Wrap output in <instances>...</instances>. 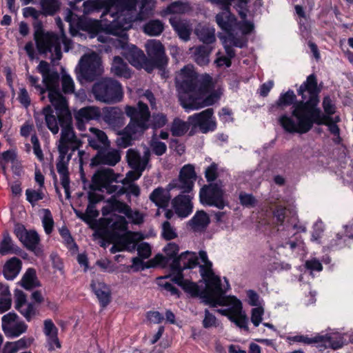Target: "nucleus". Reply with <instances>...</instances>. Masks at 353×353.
Returning <instances> with one entry per match:
<instances>
[{
	"mask_svg": "<svg viewBox=\"0 0 353 353\" xmlns=\"http://www.w3.org/2000/svg\"><path fill=\"white\" fill-rule=\"evenodd\" d=\"M187 192L188 194H180L172 200V207L175 214L181 219H185L190 215L193 211L192 199L194 194Z\"/></svg>",
	"mask_w": 353,
	"mask_h": 353,
	"instance_id": "5701e85b",
	"label": "nucleus"
},
{
	"mask_svg": "<svg viewBox=\"0 0 353 353\" xmlns=\"http://www.w3.org/2000/svg\"><path fill=\"white\" fill-rule=\"evenodd\" d=\"M103 121L113 130L121 128L125 123L123 110L119 107H106L101 112Z\"/></svg>",
	"mask_w": 353,
	"mask_h": 353,
	"instance_id": "393cba45",
	"label": "nucleus"
},
{
	"mask_svg": "<svg viewBox=\"0 0 353 353\" xmlns=\"http://www.w3.org/2000/svg\"><path fill=\"white\" fill-rule=\"evenodd\" d=\"M188 9L189 6L187 3H185L181 1H177L169 5L164 10V13L165 14H182L185 12Z\"/></svg>",
	"mask_w": 353,
	"mask_h": 353,
	"instance_id": "09e8293b",
	"label": "nucleus"
},
{
	"mask_svg": "<svg viewBox=\"0 0 353 353\" xmlns=\"http://www.w3.org/2000/svg\"><path fill=\"white\" fill-rule=\"evenodd\" d=\"M42 223L45 232L49 234L52 232L54 227V221L52 214L49 210H43V216L42 218Z\"/></svg>",
	"mask_w": 353,
	"mask_h": 353,
	"instance_id": "5fc2aeb1",
	"label": "nucleus"
},
{
	"mask_svg": "<svg viewBox=\"0 0 353 353\" xmlns=\"http://www.w3.org/2000/svg\"><path fill=\"white\" fill-rule=\"evenodd\" d=\"M210 223L209 215L203 210L197 211L188 222V227L195 232L204 231Z\"/></svg>",
	"mask_w": 353,
	"mask_h": 353,
	"instance_id": "c756f323",
	"label": "nucleus"
},
{
	"mask_svg": "<svg viewBox=\"0 0 353 353\" xmlns=\"http://www.w3.org/2000/svg\"><path fill=\"white\" fill-rule=\"evenodd\" d=\"M150 146L153 152L158 156L163 154L167 150L166 145L159 141L155 137L152 139Z\"/></svg>",
	"mask_w": 353,
	"mask_h": 353,
	"instance_id": "0e129e2a",
	"label": "nucleus"
},
{
	"mask_svg": "<svg viewBox=\"0 0 353 353\" xmlns=\"http://www.w3.org/2000/svg\"><path fill=\"white\" fill-rule=\"evenodd\" d=\"M221 182H216L202 188L199 192L200 201L203 205L223 209L228 205Z\"/></svg>",
	"mask_w": 353,
	"mask_h": 353,
	"instance_id": "dca6fc26",
	"label": "nucleus"
},
{
	"mask_svg": "<svg viewBox=\"0 0 353 353\" xmlns=\"http://www.w3.org/2000/svg\"><path fill=\"white\" fill-rule=\"evenodd\" d=\"M125 112L131 119L128 125L118 134L117 144L121 148H127L131 144V141L137 134L143 132L150 126V112L147 105L142 101L138 103V108L126 105Z\"/></svg>",
	"mask_w": 353,
	"mask_h": 353,
	"instance_id": "0eeeda50",
	"label": "nucleus"
},
{
	"mask_svg": "<svg viewBox=\"0 0 353 353\" xmlns=\"http://www.w3.org/2000/svg\"><path fill=\"white\" fill-rule=\"evenodd\" d=\"M115 212L125 214L134 224H141L143 222V214L138 210H133L126 203L116 199H109L102 208L104 216L101 219V225L105 229L106 237L113 243L110 249L112 253L130 250L140 239V234L128 230V221L123 216Z\"/></svg>",
	"mask_w": 353,
	"mask_h": 353,
	"instance_id": "7ed1b4c3",
	"label": "nucleus"
},
{
	"mask_svg": "<svg viewBox=\"0 0 353 353\" xmlns=\"http://www.w3.org/2000/svg\"><path fill=\"white\" fill-rule=\"evenodd\" d=\"M61 86L62 91L65 94H72L74 91V82L72 77L65 73L63 72L61 75Z\"/></svg>",
	"mask_w": 353,
	"mask_h": 353,
	"instance_id": "3c124183",
	"label": "nucleus"
},
{
	"mask_svg": "<svg viewBox=\"0 0 353 353\" xmlns=\"http://www.w3.org/2000/svg\"><path fill=\"white\" fill-rule=\"evenodd\" d=\"M1 321L2 330L8 338H17L28 329V325L14 313L4 315Z\"/></svg>",
	"mask_w": 353,
	"mask_h": 353,
	"instance_id": "6ab92c4d",
	"label": "nucleus"
},
{
	"mask_svg": "<svg viewBox=\"0 0 353 353\" xmlns=\"http://www.w3.org/2000/svg\"><path fill=\"white\" fill-rule=\"evenodd\" d=\"M144 19L143 12L136 13L134 9L123 10L120 16L111 22L108 26V32H100L101 26L97 20L86 19L79 17L68 10L65 20L70 26H77V28L87 32L90 38L97 37V39L102 43H110L117 48L122 49V54L137 68H144L151 72L153 67L149 66L150 61L147 60L142 50L134 45L128 43L126 31L131 28L132 23L136 21H142Z\"/></svg>",
	"mask_w": 353,
	"mask_h": 353,
	"instance_id": "f257e3e1",
	"label": "nucleus"
},
{
	"mask_svg": "<svg viewBox=\"0 0 353 353\" xmlns=\"http://www.w3.org/2000/svg\"><path fill=\"white\" fill-rule=\"evenodd\" d=\"M101 115L100 109L96 106H88L79 110L74 114L77 128L85 130V123L90 120H97Z\"/></svg>",
	"mask_w": 353,
	"mask_h": 353,
	"instance_id": "bb28decb",
	"label": "nucleus"
},
{
	"mask_svg": "<svg viewBox=\"0 0 353 353\" xmlns=\"http://www.w3.org/2000/svg\"><path fill=\"white\" fill-rule=\"evenodd\" d=\"M38 72L42 76V82L44 86L39 83V78L28 75V79L32 86L39 92L41 99H45V94L48 92V99L52 105L62 116H70L68 103L65 98L61 94L59 90V75L54 70H51L49 64L41 61L37 66Z\"/></svg>",
	"mask_w": 353,
	"mask_h": 353,
	"instance_id": "423d86ee",
	"label": "nucleus"
},
{
	"mask_svg": "<svg viewBox=\"0 0 353 353\" xmlns=\"http://www.w3.org/2000/svg\"><path fill=\"white\" fill-rule=\"evenodd\" d=\"M190 50H194V59L199 65H205L209 63V55L212 52L211 48L205 46H200L192 48Z\"/></svg>",
	"mask_w": 353,
	"mask_h": 353,
	"instance_id": "58836bf2",
	"label": "nucleus"
},
{
	"mask_svg": "<svg viewBox=\"0 0 353 353\" xmlns=\"http://www.w3.org/2000/svg\"><path fill=\"white\" fill-rule=\"evenodd\" d=\"M79 143V139L74 135L70 124L66 123L62 128L61 138L58 143L59 158L68 159V157H66V154L69 150L70 145H77V148Z\"/></svg>",
	"mask_w": 353,
	"mask_h": 353,
	"instance_id": "b1692460",
	"label": "nucleus"
},
{
	"mask_svg": "<svg viewBox=\"0 0 353 353\" xmlns=\"http://www.w3.org/2000/svg\"><path fill=\"white\" fill-rule=\"evenodd\" d=\"M112 72L119 77H123L128 79L131 77V72L130 71L127 64L124 63L123 59L119 57H115L113 59L112 67Z\"/></svg>",
	"mask_w": 353,
	"mask_h": 353,
	"instance_id": "ea45409f",
	"label": "nucleus"
},
{
	"mask_svg": "<svg viewBox=\"0 0 353 353\" xmlns=\"http://www.w3.org/2000/svg\"><path fill=\"white\" fill-rule=\"evenodd\" d=\"M60 3L59 0H41V6L45 15H52L59 9Z\"/></svg>",
	"mask_w": 353,
	"mask_h": 353,
	"instance_id": "de8ad7c7",
	"label": "nucleus"
},
{
	"mask_svg": "<svg viewBox=\"0 0 353 353\" xmlns=\"http://www.w3.org/2000/svg\"><path fill=\"white\" fill-rule=\"evenodd\" d=\"M34 339L32 337L24 336L16 341L12 342L16 347L17 352L26 349L31 345Z\"/></svg>",
	"mask_w": 353,
	"mask_h": 353,
	"instance_id": "338daca9",
	"label": "nucleus"
},
{
	"mask_svg": "<svg viewBox=\"0 0 353 353\" xmlns=\"http://www.w3.org/2000/svg\"><path fill=\"white\" fill-rule=\"evenodd\" d=\"M196 173L192 165H185L181 170L178 179L172 180L167 186L166 190L161 188H156L150 195V200L159 208L168 205L170 199L169 192L177 190L181 192H190L192 190Z\"/></svg>",
	"mask_w": 353,
	"mask_h": 353,
	"instance_id": "6e6552de",
	"label": "nucleus"
},
{
	"mask_svg": "<svg viewBox=\"0 0 353 353\" xmlns=\"http://www.w3.org/2000/svg\"><path fill=\"white\" fill-rule=\"evenodd\" d=\"M92 92L97 101L107 104L117 103L123 98L121 84L112 78H105L95 83Z\"/></svg>",
	"mask_w": 353,
	"mask_h": 353,
	"instance_id": "ddd939ff",
	"label": "nucleus"
},
{
	"mask_svg": "<svg viewBox=\"0 0 353 353\" xmlns=\"http://www.w3.org/2000/svg\"><path fill=\"white\" fill-rule=\"evenodd\" d=\"M219 325V321L216 316L208 310H205V316L203 320V326L205 328L216 327Z\"/></svg>",
	"mask_w": 353,
	"mask_h": 353,
	"instance_id": "680f3d73",
	"label": "nucleus"
},
{
	"mask_svg": "<svg viewBox=\"0 0 353 353\" xmlns=\"http://www.w3.org/2000/svg\"><path fill=\"white\" fill-rule=\"evenodd\" d=\"M0 313L8 311L11 307V294L8 286L0 284Z\"/></svg>",
	"mask_w": 353,
	"mask_h": 353,
	"instance_id": "c03bdc74",
	"label": "nucleus"
},
{
	"mask_svg": "<svg viewBox=\"0 0 353 353\" xmlns=\"http://www.w3.org/2000/svg\"><path fill=\"white\" fill-rule=\"evenodd\" d=\"M121 160L119 152L113 148H103L99 150L96 156L92 159V164H105L110 166L115 165Z\"/></svg>",
	"mask_w": 353,
	"mask_h": 353,
	"instance_id": "a878e982",
	"label": "nucleus"
},
{
	"mask_svg": "<svg viewBox=\"0 0 353 353\" xmlns=\"http://www.w3.org/2000/svg\"><path fill=\"white\" fill-rule=\"evenodd\" d=\"M59 37L52 32H43L41 30H37L34 34V39L37 46L41 53L50 52L53 61L59 60L61 58V43L64 46L65 51L70 49V40L68 39L63 32Z\"/></svg>",
	"mask_w": 353,
	"mask_h": 353,
	"instance_id": "f8f14e48",
	"label": "nucleus"
},
{
	"mask_svg": "<svg viewBox=\"0 0 353 353\" xmlns=\"http://www.w3.org/2000/svg\"><path fill=\"white\" fill-rule=\"evenodd\" d=\"M12 252L13 243L12 239L8 233L5 232L3 236V239L0 243V253L2 255H6Z\"/></svg>",
	"mask_w": 353,
	"mask_h": 353,
	"instance_id": "603ef678",
	"label": "nucleus"
},
{
	"mask_svg": "<svg viewBox=\"0 0 353 353\" xmlns=\"http://www.w3.org/2000/svg\"><path fill=\"white\" fill-rule=\"evenodd\" d=\"M167 117L163 113L153 114L152 117V126L154 128H162L167 123Z\"/></svg>",
	"mask_w": 353,
	"mask_h": 353,
	"instance_id": "e2e57ef3",
	"label": "nucleus"
},
{
	"mask_svg": "<svg viewBox=\"0 0 353 353\" xmlns=\"http://www.w3.org/2000/svg\"><path fill=\"white\" fill-rule=\"evenodd\" d=\"M248 0H231V5L233 4L239 14L240 15L242 21H246L248 12Z\"/></svg>",
	"mask_w": 353,
	"mask_h": 353,
	"instance_id": "864d4df0",
	"label": "nucleus"
},
{
	"mask_svg": "<svg viewBox=\"0 0 353 353\" xmlns=\"http://www.w3.org/2000/svg\"><path fill=\"white\" fill-rule=\"evenodd\" d=\"M45 194L46 192L44 188H39L37 190L28 188L26 190V200L32 205V206H34L37 201L43 199Z\"/></svg>",
	"mask_w": 353,
	"mask_h": 353,
	"instance_id": "a18cd8bd",
	"label": "nucleus"
},
{
	"mask_svg": "<svg viewBox=\"0 0 353 353\" xmlns=\"http://www.w3.org/2000/svg\"><path fill=\"white\" fill-rule=\"evenodd\" d=\"M213 110L206 109L199 113L188 117V122L194 128H198L203 133L214 131L216 128V121L213 117Z\"/></svg>",
	"mask_w": 353,
	"mask_h": 353,
	"instance_id": "aec40b11",
	"label": "nucleus"
},
{
	"mask_svg": "<svg viewBox=\"0 0 353 353\" xmlns=\"http://www.w3.org/2000/svg\"><path fill=\"white\" fill-rule=\"evenodd\" d=\"M296 99V95L292 90H288L285 93L281 94L278 100V105L279 106L282 105H290L293 104V105L296 103L294 102Z\"/></svg>",
	"mask_w": 353,
	"mask_h": 353,
	"instance_id": "4d7b16f0",
	"label": "nucleus"
},
{
	"mask_svg": "<svg viewBox=\"0 0 353 353\" xmlns=\"http://www.w3.org/2000/svg\"><path fill=\"white\" fill-rule=\"evenodd\" d=\"M163 23L158 19L151 20L143 26L144 32L151 37L159 35L163 30Z\"/></svg>",
	"mask_w": 353,
	"mask_h": 353,
	"instance_id": "37998d69",
	"label": "nucleus"
},
{
	"mask_svg": "<svg viewBox=\"0 0 353 353\" xmlns=\"http://www.w3.org/2000/svg\"><path fill=\"white\" fill-rule=\"evenodd\" d=\"M195 34L205 43H212L215 41V30L212 27L199 24L195 29Z\"/></svg>",
	"mask_w": 353,
	"mask_h": 353,
	"instance_id": "4c0bfd02",
	"label": "nucleus"
},
{
	"mask_svg": "<svg viewBox=\"0 0 353 353\" xmlns=\"http://www.w3.org/2000/svg\"><path fill=\"white\" fill-rule=\"evenodd\" d=\"M14 233L19 241L28 249L33 251L37 255L41 254V250L39 245L40 238L38 233L35 231H28L23 225H17L14 229Z\"/></svg>",
	"mask_w": 353,
	"mask_h": 353,
	"instance_id": "4be33fe9",
	"label": "nucleus"
},
{
	"mask_svg": "<svg viewBox=\"0 0 353 353\" xmlns=\"http://www.w3.org/2000/svg\"><path fill=\"white\" fill-rule=\"evenodd\" d=\"M199 257L202 263L199 266L200 274L205 286L197 296L212 307L217 305L226 307L224 309L217 310V312L227 316L238 327L248 332V319L243 310L241 301L234 296L223 295L230 289L228 281L226 278H223L224 282L222 283L221 279L214 274L212 263L208 259L205 252L200 251Z\"/></svg>",
	"mask_w": 353,
	"mask_h": 353,
	"instance_id": "f03ea898",
	"label": "nucleus"
},
{
	"mask_svg": "<svg viewBox=\"0 0 353 353\" xmlns=\"http://www.w3.org/2000/svg\"><path fill=\"white\" fill-rule=\"evenodd\" d=\"M239 200L241 205L250 208L255 205L256 200L251 194L241 192L239 194Z\"/></svg>",
	"mask_w": 353,
	"mask_h": 353,
	"instance_id": "69168bd1",
	"label": "nucleus"
},
{
	"mask_svg": "<svg viewBox=\"0 0 353 353\" xmlns=\"http://www.w3.org/2000/svg\"><path fill=\"white\" fill-rule=\"evenodd\" d=\"M145 49L148 56L152 59V63L149 66L162 68L167 63L165 50L159 41L150 39L145 43Z\"/></svg>",
	"mask_w": 353,
	"mask_h": 353,
	"instance_id": "412c9836",
	"label": "nucleus"
},
{
	"mask_svg": "<svg viewBox=\"0 0 353 353\" xmlns=\"http://www.w3.org/2000/svg\"><path fill=\"white\" fill-rule=\"evenodd\" d=\"M287 340L289 342H296L305 345L322 343L325 347L332 349H339L345 343V340L343 339L342 335L338 333L325 336L316 335L314 337H309L307 335H296L288 336Z\"/></svg>",
	"mask_w": 353,
	"mask_h": 353,
	"instance_id": "f3484780",
	"label": "nucleus"
},
{
	"mask_svg": "<svg viewBox=\"0 0 353 353\" xmlns=\"http://www.w3.org/2000/svg\"><path fill=\"white\" fill-rule=\"evenodd\" d=\"M16 157V153L14 150H7L0 154V164L1 165L2 170L6 174V165L5 164L9 161H12Z\"/></svg>",
	"mask_w": 353,
	"mask_h": 353,
	"instance_id": "052dcab7",
	"label": "nucleus"
},
{
	"mask_svg": "<svg viewBox=\"0 0 353 353\" xmlns=\"http://www.w3.org/2000/svg\"><path fill=\"white\" fill-rule=\"evenodd\" d=\"M190 125L189 122L175 119L171 127V132L174 136H182L188 130Z\"/></svg>",
	"mask_w": 353,
	"mask_h": 353,
	"instance_id": "49530a36",
	"label": "nucleus"
},
{
	"mask_svg": "<svg viewBox=\"0 0 353 353\" xmlns=\"http://www.w3.org/2000/svg\"><path fill=\"white\" fill-rule=\"evenodd\" d=\"M21 285L26 290H30L39 286L40 284L37 279L35 270L28 268L26 270L21 280Z\"/></svg>",
	"mask_w": 353,
	"mask_h": 353,
	"instance_id": "a19ab883",
	"label": "nucleus"
},
{
	"mask_svg": "<svg viewBox=\"0 0 353 353\" xmlns=\"http://www.w3.org/2000/svg\"><path fill=\"white\" fill-rule=\"evenodd\" d=\"M68 160L69 158H59V161L57 163V169L58 173L60 175L61 183L64 189L65 196L68 199L70 197V179L68 176V171L67 167Z\"/></svg>",
	"mask_w": 353,
	"mask_h": 353,
	"instance_id": "f704fd0d",
	"label": "nucleus"
},
{
	"mask_svg": "<svg viewBox=\"0 0 353 353\" xmlns=\"http://www.w3.org/2000/svg\"><path fill=\"white\" fill-rule=\"evenodd\" d=\"M161 235L165 240H172L177 237V232L168 221H165L161 225Z\"/></svg>",
	"mask_w": 353,
	"mask_h": 353,
	"instance_id": "8fccbe9b",
	"label": "nucleus"
},
{
	"mask_svg": "<svg viewBox=\"0 0 353 353\" xmlns=\"http://www.w3.org/2000/svg\"><path fill=\"white\" fill-rule=\"evenodd\" d=\"M126 158L129 165L132 169H139L141 171L145 170L149 161L148 154L141 158L139 154L134 150H129L127 152Z\"/></svg>",
	"mask_w": 353,
	"mask_h": 353,
	"instance_id": "c9c22d12",
	"label": "nucleus"
},
{
	"mask_svg": "<svg viewBox=\"0 0 353 353\" xmlns=\"http://www.w3.org/2000/svg\"><path fill=\"white\" fill-rule=\"evenodd\" d=\"M90 132L92 133V136L89 137L88 142L92 148L99 150L101 148L110 146V143L106 134L103 131L95 128H90Z\"/></svg>",
	"mask_w": 353,
	"mask_h": 353,
	"instance_id": "7c9ffc66",
	"label": "nucleus"
},
{
	"mask_svg": "<svg viewBox=\"0 0 353 353\" xmlns=\"http://www.w3.org/2000/svg\"><path fill=\"white\" fill-rule=\"evenodd\" d=\"M134 0H87L83 3V13L88 14L93 12L98 11L101 6H103L105 10L102 14L103 21L106 22L107 32L108 26L112 21L120 16L123 10L133 9Z\"/></svg>",
	"mask_w": 353,
	"mask_h": 353,
	"instance_id": "9b49d317",
	"label": "nucleus"
},
{
	"mask_svg": "<svg viewBox=\"0 0 353 353\" xmlns=\"http://www.w3.org/2000/svg\"><path fill=\"white\" fill-rule=\"evenodd\" d=\"M143 171L139 169H133L129 171L125 177L121 181L123 185H127L128 183H133L134 181L137 180L141 176Z\"/></svg>",
	"mask_w": 353,
	"mask_h": 353,
	"instance_id": "774afa93",
	"label": "nucleus"
},
{
	"mask_svg": "<svg viewBox=\"0 0 353 353\" xmlns=\"http://www.w3.org/2000/svg\"><path fill=\"white\" fill-rule=\"evenodd\" d=\"M264 314V308L263 306L256 307L251 310V322L255 327H258L262 322Z\"/></svg>",
	"mask_w": 353,
	"mask_h": 353,
	"instance_id": "6e6d98bb",
	"label": "nucleus"
},
{
	"mask_svg": "<svg viewBox=\"0 0 353 353\" xmlns=\"http://www.w3.org/2000/svg\"><path fill=\"white\" fill-rule=\"evenodd\" d=\"M223 43L227 56H219L220 53H218L217 58L215 60V63L218 67H230L231 65L230 59L232 58L235 54L234 50L231 47L234 46L232 44H230L227 41H223Z\"/></svg>",
	"mask_w": 353,
	"mask_h": 353,
	"instance_id": "79ce46f5",
	"label": "nucleus"
},
{
	"mask_svg": "<svg viewBox=\"0 0 353 353\" xmlns=\"http://www.w3.org/2000/svg\"><path fill=\"white\" fill-rule=\"evenodd\" d=\"M198 260V256L195 252L186 251L175 258L171 264V269L175 272L172 280L192 296H197L202 290L196 283L185 279L181 272L185 269L195 268L199 264Z\"/></svg>",
	"mask_w": 353,
	"mask_h": 353,
	"instance_id": "9d476101",
	"label": "nucleus"
},
{
	"mask_svg": "<svg viewBox=\"0 0 353 353\" xmlns=\"http://www.w3.org/2000/svg\"><path fill=\"white\" fill-rule=\"evenodd\" d=\"M43 333L46 337L48 350L52 351L61 347V343L58 338V329L51 319L43 321Z\"/></svg>",
	"mask_w": 353,
	"mask_h": 353,
	"instance_id": "cd10ccee",
	"label": "nucleus"
},
{
	"mask_svg": "<svg viewBox=\"0 0 353 353\" xmlns=\"http://www.w3.org/2000/svg\"><path fill=\"white\" fill-rule=\"evenodd\" d=\"M179 100L186 112L210 106L222 94V88L208 74L197 78L192 65L185 66L176 77Z\"/></svg>",
	"mask_w": 353,
	"mask_h": 353,
	"instance_id": "20e7f679",
	"label": "nucleus"
},
{
	"mask_svg": "<svg viewBox=\"0 0 353 353\" xmlns=\"http://www.w3.org/2000/svg\"><path fill=\"white\" fill-rule=\"evenodd\" d=\"M174 275L175 272H174L173 275H168L165 277L159 278V285L166 291L170 292L171 294L178 296L177 289L171 283L166 281L167 279L171 278V281H173L172 279Z\"/></svg>",
	"mask_w": 353,
	"mask_h": 353,
	"instance_id": "13d9d810",
	"label": "nucleus"
},
{
	"mask_svg": "<svg viewBox=\"0 0 353 353\" xmlns=\"http://www.w3.org/2000/svg\"><path fill=\"white\" fill-rule=\"evenodd\" d=\"M43 117L45 119L46 125L52 133L54 134H57L59 130L57 119L53 114V111L50 105L45 107L43 109L42 112L36 113L34 114V118L38 127H40L41 125V124L39 123V119H42Z\"/></svg>",
	"mask_w": 353,
	"mask_h": 353,
	"instance_id": "c85d7f7f",
	"label": "nucleus"
},
{
	"mask_svg": "<svg viewBox=\"0 0 353 353\" xmlns=\"http://www.w3.org/2000/svg\"><path fill=\"white\" fill-rule=\"evenodd\" d=\"M319 91L315 76L314 74L310 75L298 90V94L302 96L303 101L296 102L292 106V111L299 103H307L310 106L316 107L319 103L318 94Z\"/></svg>",
	"mask_w": 353,
	"mask_h": 353,
	"instance_id": "a211bd4d",
	"label": "nucleus"
},
{
	"mask_svg": "<svg viewBox=\"0 0 353 353\" xmlns=\"http://www.w3.org/2000/svg\"><path fill=\"white\" fill-rule=\"evenodd\" d=\"M77 70L80 80L94 81L103 72L99 55L96 52L84 54L79 60Z\"/></svg>",
	"mask_w": 353,
	"mask_h": 353,
	"instance_id": "2eb2a0df",
	"label": "nucleus"
},
{
	"mask_svg": "<svg viewBox=\"0 0 353 353\" xmlns=\"http://www.w3.org/2000/svg\"><path fill=\"white\" fill-rule=\"evenodd\" d=\"M339 121L338 117L333 121L331 117L322 115L319 108L312 105L310 106L307 103L298 104L294 110L292 111V117L283 114L279 119V122L282 128L290 133H307L316 123L327 125L330 132L334 135L339 134V128L335 123Z\"/></svg>",
	"mask_w": 353,
	"mask_h": 353,
	"instance_id": "39448f33",
	"label": "nucleus"
},
{
	"mask_svg": "<svg viewBox=\"0 0 353 353\" xmlns=\"http://www.w3.org/2000/svg\"><path fill=\"white\" fill-rule=\"evenodd\" d=\"M89 199L90 203L88 205L85 213H81L77 210H75L74 212L78 217H79L80 219H81L88 223H91L94 219V218H96L99 215V212L95 209L94 203L99 202L101 199V196H97L90 192L89 193Z\"/></svg>",
	"mask_w": 353,
	"mask_h": 353,
	"instance_id": "2f4dec72",
	"label": "nucleus"
},
{
	"mask_svg": "<svg viewBox=\"0 0 353 353\" xmlns=\"http://www.w3.org/2000/svg\"><path fill=\"white\" fill-rule=\"evenodd\" d=\"M119 175L110 168L101 169L96 172L92 179V188L108 194L116 196L123 194V188L121 185L114 184L118 181Z\"/></svg>",
	"mask_w": 353,
	"mask_h": 353,
	"instance_id": "4468645a",
	"label": "nucleus"
},
{
	"mask_svg": "<svg viewBox=\"0 0 353 353\" xmlns=\"http://www.w3.org/2000/svg\"><path fill=\"white\" fill-rule=\"evenodd\" d=\"M17 310L26 318L28 321H30L36 314L35 308L34 305L30 303L23 305L20 308L17 309Z\"/></svg>",
	"mask_w": 353,
	"mask_h": 353,
	"instance_id": "bf43d9fd",
	"label": "nucleus"
},
{
	"mask_svg": "<svg viewBox=\"0 0 353 353\" xmlns=\"http://www.w3.org/2000/svg\"><path fill=\"white\" fill-rule=\"evenodd\" d=\"M215 21L218 26L224 31L227 36L223 41H227L235 47L243 48L246 44V40L241 36L250 33L253 24L248 21L238 22L235 16L230 12V9L223 10L216 15Z\"/></svg>",
	"mask_w": 353,
	"mask_h": 353,
	"instance_id": "1a4fd4ad",
	"label": "nucleus"
},
{
	"mask_svg": "<svg viewBox=\"0 0 353 353\" xmlns=\"http://www.w3.org/2000/svg\"><path fill=\"white\" fill-rule=\"evenodd\" d=\"M21 268V261L16 257H12L4 265L3 275L5 278L8 280L14 279L19 273Z\"/></svg>",
	"mask_w": 353,
	"mask_h": 353,
	"instance_id": "e433bc0d",
	"label": "nucleus"
},
{
	"mask_svg": "<svg viewBox=\"0 0 353 353\" xmlns=\"http://www.w3.org/2000/svg\"><path fill=\"white\" fill-rule=\"evenodd\" d=\"M90 285L101 305L106 306L110 300V290L108 286L103 282L95 280L92 281Z\"/></svg>",
	"mask_w": 353,
	"mask_h": 353,
	"instance_id": "473e14b6",
	"label": "nucleus"
},
{
	"mask_svg": "<svg viewBox=\"0 0 353 353\" xmlns=\"http://www.w3.org/2000/svg\"><path fill=\"white\" fill-rule=\"evenodd\" d=\"M170 23L181 39L184 41L190 39L192 28L188 21L181 20L177 17H172L170 19Z\"/></svg>",
	"mask_w": 353,
	"mask_h": 353,
	"instance_id": "72a5a7b5",
	"label": "nucleus"
}]
</instances>
